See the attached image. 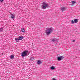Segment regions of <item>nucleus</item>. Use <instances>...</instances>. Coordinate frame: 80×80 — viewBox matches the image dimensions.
Listing matches in <instances>:
<instances>
[{"instance_id":"20","label":"nucleus","mask_w":80,"mask_h":80,"mask_svg":"<svg viewBox=\"0 0 80 80\" xmlns=\"http://www.w3.org/2000/svg\"><path fill=\"white\" fill-rule=\"evenodd\" d=\"M72 41H73V42H75V40H73Z\"/></svg>"},{"instance_id":"2","label":"nucleus","mask_w":80,"mask_h":80,"mask_svg":"<svg viewBox=\"0 0 80 80\" xmlns=\"http://www.w3.org/2000/svg\"><path fill=\"white\" fill-rule=\"evenodd\" d=\"M28 52L27 51H23L21 53V56L22 57H24L25 56H27Z\"/></svg>"},{"instance_id":"5","label":"nucleus","mask_w":80,"mask_h":80,"mask_svg":"<svg viewBox=\"0 0 80 80\" xmlns=\"http://www.w3.org/2000/svg\"><path fill=\"white\" fill-rule=\"evenodd\" d=\"M11 18H12V19H14V18H15V15L13 14H11Z\"/></svg>"},{"instance_id":"18","label":"nucleus","mask_w":80,"mask_h":80,"mask_svg":"<svg viewBox=\"0 0 80 80\" xmlns=\"http://www.w3.org/2000/svg\"><path fill=\"white\" fill-rule=\"evenodd\" d=\"M0 2H2L3 1V0H0Z\"/></svg>"},{"instance_id":"3","label":"nucleus","mask_w":80,"mask_h":80,"mask_svg":"<svg viewBox=\"0 0 80 80\" xmlns=\"http://www.w3.org/2000/svg\"><path fill=\"white\" fill-rule=\"evenodd\" d=\"M42 7V9H46L48 7V4L46 3H43Z\"/></svg>"},{"instance_id":"1","label":"nucleus","mask_w":80,"mask_h":80,"mask_svg":"<svg viewBox=\"0 0 80 80\" xmlns=\"http://www.w3.org/2000/svg\"><path fill=\"white\" fill-rule=\"evenodd\" d=\"M52 31V29L51 28H47L46 29V34L47 35H50V33H51V32Z\"/></svg>"},{"instance_id":"16","label":"nucleus","mask_w":80,"mask_h":80,"mask_svg":"<svg viewBox=\"0 0 80 80\" xmlns=\"http://www.w3.org/2000/svg\"><path fill=\"white\" fill-rule=\"evenodd\" d=\"M51 70H55V68L53 66H52L51 67Z\"/></svg>"},{"instance_id":"14","label":"nucleus","mask_w":80,"mask_h":80,"mask_svg":"<svg viewBox=\"0 0 80 80\" xmlns=\"http://www.w3.org/2000/svg\"><path fill=\"white\" fill-rule=\"evenodd\" d=\"M15 40L17 42H18V41L19 40V39H18V38H16L15 39Z\"/></svg>"},{"instance_id":"19","label":"nucleus","mask_w":80,"mask_h":80,"mask_svg":"<svg viewBox=\"0 0 80 80\" xmlns=\"http://www.w3.org/2000/svg\"><path fill=\"white\" fill-rule=\"evenodd\" d=\"M54 41H55V40H54L53 39L52 40V42H54Z\"/></svg>"},{"instance_id":"8","label":"nucleus","mask_w":80,"mask_h":80,"mask_svg":"<svg viewBox=\"0 0 80 80\" xmlns=\"http://www.w3.org/2000/svg\"><path fill=\"white\" fill-rule=\"evenodd\" d=\"M37 63L38 65H40V64L42 63V61H41L40 60H38L37 62Z\"/></svg>"},{"instance_id":"11","label":"nucleus","mask_w":80,"mask_h":80,"mask_svg":"<svg viewBox=\"0 0 80 80\" xmlns=\"http://www.w3.org/2000/svg\"><path fill=\"white\" fill-rule=\"evenodd\" d=\"M21 31L22 32H25V29H24V28H22L21 29Z\"/></svg>"},{"instance_id":"13","label":"nucleus","mask_w":80,"mask_h":80,"mask_svg":"<svg viewBox=\"0 0 80 80\" xmlns=\"http://www.w3.org/2000/svg\"><path fill=\"white\" fill-rule=\"evenodd\" d=\"M3 30V28H0V32H2Z\"/></svg>"},{"instance_id":"10","label":"nucleus","mask_w":80,"mask_h":80,"mask_svg":"<svg viewBox=\"0 0 80 80\" xmlns=\"http://www.w3.org/2000/svg\"><path fill=\"white\" fill-rule=\"evenodd\" d=\"M23 39V37L22 36V37H19V40H22V39Z\"/></svg>"},{"instance_id":"4","label":"nucleus","mask_w":80,"mask_h":80,"mask_svg":"<svg viewBox=\"0 0 80 80\" xmlns=\"http://www.w3.org/2000/svg\"><path fill=\"white\" fill-rule=\"evenodd\" d=\"M64 57L63 56H60L58 58V61H60L62 60V59H63V58H64Z\"/></svg>"},{"instance_id":"7","label":"nucleus","mask_w":80,"mask_h":80,"mask_svg":"<svg viewBox=\"0 0 80 80\" xmlns=\"http://www.w3.org/2000/svg\"><path fill=\"white\" fill-rule=\"evenodd\" d=\"M14 56H15V55L14 54L10 56V58H11V59H13V58H14Z\"/></svg>"},{"instance_id":"15","label":"nucleus","mask_w":80,"mask_h":80,"mask_svg":"<svg viewBox=\"0 0 80 80\" xmlns=\"http://www.w3.org/2000/svg\"><path fill=\"white\" fill-rule=\"evenodd\" d=\"M34 60V58L33 57H31L30 58L31 61H33Z\"/></svg>"},{"instance_id":"12","label":"nucleus","mask_w":80,"mask_h":80,"mask_svg":"<svg viewBox=\"0 0 80 80\" xmlns=\"http://www.w3.org/2000/svg\"><path fill=\"white\" fill-rule=\"evenodd\" d=\"M72 5H74L75 3H76V1H72Z\"/></svg>"},{"instance_id":"9","label":"nucleus","mask_w":80,"mask_h":80,"mask_svg":"<svg viewBox=\"0 0 80 80\" xmlns=\"http://www.w3.org/2000/svg\"><path fill=\"white\" fill-rule=\"evenodd\" d=\"M74 23H77L78 22V19H74Z\"/></svg>"},{"instance_id":"6","label":"nucleus","mask_w":80,"mask_h":80,"mask_svg":"<svg viewBox=\"0 0 80 80\" xmlns=\"http://www.w3.org/2000/svg\"><path fill=\"white\" fill-rule=\"evenodd\" d=\"M66 10V8L65 7H62L61 8V10L63 12V11H65Z\"/></svg>"},{"instance_id":"17","label":"nucleus","mask_w":80,"mask_h":80,"mask_svg":"<svg viewBox=\"0 0 80 80\" xmlns=\"http://www.w3.org/2000/svg\"><path fill=\"white\" fill-rule=\"evenodd\" d=\"M71 22H72V23H75L74 21H73V20H72L71 21Z\"/></svg>"}]
</instances>
